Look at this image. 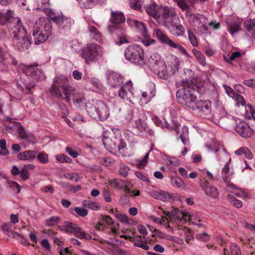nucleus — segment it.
Segmentation results:
<instances>
[{"mask_svg":"<svg viewBox=\"0 0 255 255\" xmlns=\"http://www.w3.org/2000/svg\"><path fill=\"white\" fill-rule=\"evenodd\" d=\"M50 92L53 97L65 99L67 103L70 102V95H72L74 104L77 107H81L85 103L83 94L76 91L70 85L68 78L64 75L54 78Z\"/></svg>","mask_w":255,"mask_h":255,"instance_id":"1","label":"nucleus"},{"mask_svg":"<svg viewBox=\"0 0 255 255\" xmlns=\"http://www.w3.org/2000/svg\"><path fill=\"white\" fill-rule=\"evenodd\" d=\"M52 26L51 21L47 18L41 17L37 20L32 30V35L35 44L46 41L51 35Z\"/></svg>","mask_w":255,"mask_h":255,"instance_id":"2","label":"nucleus"},{"mask_svg":"<svg viewBox=\"0 0 255 255\" xmlns=\"http://www.w3.org/2000/svg\"><path fill=\"white\" fill-rule=\"evenodd\" d=\"M15 21L16 22V25L11 29L13 45L18 50L24 51L28 49L31 42L27 37L26 29L22 25L20 19L16 18Z\"/></svg>","mask_w":255,"mask_h":255,"instance_id":"3","label":"nucleus"},{"mask_svg":"<svg viewBox=\"0 0 255 255\" xmlns=\"http://www.w3.org/2000/svg\"><path fill=\"white\" fill-rule=\"evenodd\" d=\"M86 108L93 119L98 118L101 121H105L110 115L108 105L102 101H93L92 104L89 103L86 104Z\"/></svg>","mask_w":255,"mask_h":255,"instance_id":"4","label":"nucleus"},{"mask_svg":"<svg viewBox=\"0 0 255 255\" xmlns=\"http://www.w3.org/2000/svg\"><path fill=\"white\" fill-rule=\"evenodd\" d=\"M104 54L102 47L97 44L90 43L83 50L81 57L87 64H90L98 61Z\"/></svg>","mask_w":255,"mask_h":255,"instance_id":"5","label":"nucleus"},{"mask_svg":"<svg viewBox=\"0 0 255 255\" xmlns=\"http://www.w3.org/2000/svg\"><path fill=\"white\" fill-rule=\"evenodd\" d=\"M176 97L178 102L192 109L197 101L195 95L194 90L189 88H184L179 89L176 92Z\"/></svg>","mask_w":255,"mask_h":255,"instance_id":"6","label":"nucleus"},{"mask_svg":"<svg viewBox=\"0 0 255 255\" xmlns=\"http://www.w3.org/2000/svg\"><path fill=\"white\" fill-rule=\"evenodd\" d=\"M143 50L138 45L128 46L125 51L126 59L134 64L139 65L143 64Z\"/></svg>","mask_w":255,"mask_h":255,"instance_id":"7","label":"nucleus"},{"mask_svg":"<svg viewBox=\"0 0 255 255\" xmlns=\"http://www.w3.org/2000/svg\"><path fill=\"white\" fill-rule=\"evenodd\" d=\"M150 58L152 60L154 58L157 59L154 61L153 67L154 69L157 71V75L159 78L167 79L174 75L168 68L166 63L161 59L160 56L158 54L153 53Z\"/></svg>","mask_w":255,"mask_h":255,"instance_id":"8","label":"nucleus"},{"mask_svg":"<svg viewBox=\"0 0 255 255\" xmlns=\"http://www.w3.org/2000/svg\"><path fill=\"white\" fill-rule=\"evenodd\" d=\"M103 143L107 150L120 151L126 146V143L121 138L120 136L112 135L111 137L106 136L105 134L103 137Z\"/></svg>","mask_w":255,"mask_h":255,"instance_id":"9","label":"nucleus"},{"mask_svg":"<svg viewBox=\"0 0 255 255\" xmlns=\"http://www.w3.org/2000/svg\"><path fill=\"white\" fill-rule=\"evenodd\" d=\"M127 119L131 121L134 127L141 132L146 131L147 128V124L142 117L139 116L138 112H133L129 111L127 116Z\"/></svg>","mask_w":255,"mask_h":255,"instance_id":"10","label":"nucleus"},{"mask_svg":"<svg viewBox=\"0 0 255 255\" xmlns=\"http://www.w3.org/2000/svg\"><path fill=\"white\" fill-rule=\"evenodd\" d=\"M192 110L197 111L201 117L206 118L211 113V102L209 100L197 101Z\"/></svg>","mask_w":255,"mask_h":255,"instance_id":"11","label":"nucleus"},{"mask_svg":"<svg viewBox=\"0 0 255 255\" xmlns=\"http://www.w3.org/2000/svg\"><path fill=\"white\" fill-rule=\"evenodd\" d=\"M119 96L122 99H127L129 102L132 103V98L133 97L132 83L131 81L124 85L119 91Z\"/></svg>","mask_w":255,"mask_h":255,"instance_id":"12","label":"nucleus"},{"mask_svg":"<svg viewBox=\"0 0 255 255\" xmlns=\"http://www.w3.org/2000/svg\"><path fill=\"white\" fill-rule=\"evenodd\" d=\"M18 17H13V11L8 9L6 11H0V23L1 24H5L8 23L7 27L9 28L11 26V24H13V27L16 25V22L15 21V18Z\"/></svg>","mask_w":255,"mask_h":255,"instance_id":"13","label":"nucleus"},{"mask_svg":"<svg viewBox=\"0 0 255 255\" xmlns=\"http://www.w3.org/2000/svg\"><path fill=\"white\" fill-rule=\"evenodd\" d=\"M235 130L244 138L250 137L253 135V130L244 122L238 123L235 127Z\"/></svg>","mask_w":255,"mask_h":255,"instance_id":"14","label":"nucleus"},{"mask_svg":"<svg viewBox=\"0 0 255 255\" xmlns=\"http://www.w3.org/2000/svg\"><path fill=\"white\" fill-rule=\"evenodd\" d=\"M186 213L185 211H180L176 208H173L170 211H164L163 213L168 217L170 222L179 221L184 223L183 219V213Z\"/></svg>","mask_w":255,"mask_h":255,"instance_id":"15","label":"nucleus"},{"mask_svg":"<svg viewBox=\"0 0 255 255\" xmlns=\"http://www.w3.org/2000/svg\"><path fill=\"white\" fill-rule=\"evenodd\" d=\"M107 78L109 84L113 87L120 86L123 81L122 76L115 72H109L107 73Z\"/></svg>","mask_w":255,"mask_h":255,"instance_id":"16","label":"nucleus"},{"mask_svg":"<svg viewBox=\"0 0 255 255\" xmlns=\"http://www.w3.org/2000/svg\"><path fill=\"white\" fill-rule=\"evenodd\" d=\"M127 23L130 26L134 27L136 30L140 32L144 37L148 36L147 27L142 22L137 21L134 19L128 18Z\"/></svg>","mask_w":255,"mask_h":255,"instance_id":"17","label":"nucleus"},{"mask_svg":"<svg viewBox=\"0 0 255 255\" xmlns=\"http://www.w3.org/2000/svg\"><path fill=\"white\" fill-rule=\"evenodd\" d=\"M206 147L209 151H215L216 154L217 159L218 161L224 160L228 158L229 159V161H231V158H229L228 154L222 145H220L215 149H212L210 145H207Z\"/></svg>","mask_w":255,"mask_h":255,"instance_id":"18","label":"nucleus"},{"mask_svg":"<svg viewBox=\"0 0 255 255\" xmlns=\"http://www.w3.org/2000/svg\"><path fill=\"white\" fill-rule=\"evenodd\" d=\"M55 22L60 28L68 29L71 26L73 21L70 18L64 17L62 15H58L57 17H55Z\"/></svg>","mask_w":255,"mask_h":255,"instance_id":"19","label":"nucleus"},{"mask_svg":"<svg viewBox=\"0 0 255 255\" xmlns=\"http://www.w3.org/2000/svg\"><path fill=\"white\" fill-rule=\"evenodd\" d=\"M166 64L168 68L174 75L178 71L179 66V60L177 56L171 55L167 58Z\"/></svg>","mask_w":255,"mask_h":255,"instance_id":"20","label":"nucleus"},{"mask_svg":"<svg viewBox=\"0 0 255 255\" xmlns=\"http://www.w3.org/2000/svg\"><path fill=\"white\" fill-rule=\"evenodd\" d=\"M227 24L228 31L232 36L241 30V21L239 19H228Z\"/></svg>","mask_w":255,"mask_h":255,"instance_id":"21","label":"nucleus"},{"mask_svg":"<svg viewBox=\"0 0 255 255\" xmlns=\"http://www.w3.org/2000/svg\"><path fill=\"white\" fill-rule=\"evenodd\" d=\"M161 5H158L155 3H153L147 5L145 7L146 12L150 16L155 19L160 18V9Z\"/></svg>","mask_w":255,"mask_h":255,"instance_id":"22","label":"nucleus"},{"mask_svg":"<svg viewBox=\"0 0 255 255\" xmlns=\"http://www.w3.org/2000/svg\"><path fill=\"white\" fill-rule=\"evenodd\" d=\"M126 17L123 12L120 11L111 10L110 21L115 24H121L125 22Z\"/></svg>","mask_w":255,"mask_h":255,"instance_id":"23","label":"nucleus"},{"mask_svg":"<svg viewBox=\"0 0 255 255\" xmlns=\"http://www.w3.org/2000/svg\"><path fill=\"white\" fill-rule=\"evenodd\" d=\"M154 34H155L158 40L162 44L170 46L173 41L163 31L156 28L154 30Z\"/></svg>","mask_w":255,"mask_h":255,"instance_id":"24","label":"nucleus"},{"mask_svg":"<svg viewBox=\"0 0 255 255\" xmlns=\"http://www.w3.org/2000/svg\"><path fill=\"white\" fill-rule=\"evenodd\" d=\"M183 219L184 223L186 222L187 221L192 223L193 224L196 225L199 227H201L202 224L198 222H201V219L197 213H192L188 214L186 212L183 213Z\"/></svg>","mask_w":255,"mask_h":255,"instance_id":"25","label":"nucleus"},{"mask_svg":"<svg viewBox=\"0 0 255 255\" xmlns=\"http://www.w3.org/2000/svg\"><path fill=\"white\" fill-rule=\"evenodd\" d=\"M175 131L179 135V137L181 139L182 143L184 144H187L189 142L188 139V128L186 126L176 128Z\"/></svg>","mask_w":255,"mask_h":255,"instance_id":"26","label":"nucleus"},{"mask_svg":"<svg viewBox=\"0 0 255 255\" xmlns=\"http://www.w3.org/2000/svg\"><path fill=\"white\" fill-rule=\"evenodd\" d=\"M37 152L34 150H26L17 155V158L20 160L33 161L36 157Z\"/></svg>","mask_w":255,"mask_h":255,"instance_id":"27","label":"nucleus"},{"mask_svg":"<svg viewBox=\"0 0 255 255\" xmlns=\"http://www.w3.org/2000/svg\"><path fill=\"white\" fill-rule=\"evenodd\" d=\"M164 25L165 27L168 29H170L171 27L175 28V33L174 34L177 36H182L185 34V28L181 24L176 25L175 26L171 23L167 21H163Z\"/></svg>","mask_w":255,"mask_h":255,"instance_id":"28","label":"nucleus"},{"mask_svg":"<svg viewBox=\"0 0 255 255\" xmlns=\"http://www.w3.org/2000/svg\"><path fill=\"white\" fill-rule=\"evenodd\" d=\"M159 10L160 17L162 16L165 20L173 17L176 14L174 9L167 6H161Z\"/></svg>","mask_w":255,"mask_h":255,"instance_id":"29","label":"nucleus"},{"mask_svg":"<svg viewBox=\"0 0 255 255\" xmlns=\"http://www.w3.org/2000/svg\"><path fill=\"white\" fill-rule=\"evenodd\" d=\"M82 8L90 9L100 2V0H76Z\"/></svg>","mask_w":255,"mask_h":255,"instance_id":"30","label":"nucleus"},{"mask_svg":"<svg viewBox=\"0 0 255 255\" xmlns=\"http://www.w3.org/2000/svg\"><path fill=\"white\" fill-rule=\"evenodd\" d=\"M154 87L155 86L152 85L151 90H148L142 93L141 96L145 104L148 103L155 96V90Z\"/></svg>","mask_w":255,"mask_h":255,"instance_id":"31","label":"nucleus"},{"mask_svg":"<svg viewBox=\"0 0 255 255\" xmlns=\"http://www.w3.org/2000/svg\"><path fill=\"white\" fill-rule=\"evenodd\" d=\"M77 225L68 222H65L63 225L58 226V228L63 231L67 233H73Z\"/></svg>","mask_w":255,"mask_h":255,"instance_id":"32","label":"nucleus"},{"mask_svg":"<svg viewBox=\"0 0 255 255\" xmlns=\"http://www.w3.org/2000/svg\"><path fill=\"white\" fill-rule=\"evenodd\" d=\"M73 233H75V236L80 239H85L87 240H90L92 239V237L90 234L84 232L82 229L78 226Z\"/></svg>","mask_w":255,"mask_h":255,"instance_id":"33","label":"nucleus"},{"mask_svg":"<svg viewBox=\"0 0 255 255\" xmlns=\"http://www.w3.org/2000/svg\"><path fill=\"white\" fill-rule=\"evenodd\" d=\"M34 166L32 164H26L24 165L21 171H20V177L23 180H26L29 178L28 171L33 169Z\"/></svg>","mask_w":255,"mask_h":255,"instance_id":"34","label":"nucleus"},{"mask_svg":"<svg viewBox=\"0 0 255 255\" xmlns=\"http://www.w3.org/2000/svg\"><path fill=\"white\" fill-rule=\"evenodd\" d=\"M17 85L23 93L26 94L31 93V89L35 86L33 82L23 83V85L18 82Z\"/></svg>","mask_w":255,"mask_h":255,"instance_id":"35","label":"nucleus"},{"mask_svg":"<svg viewBox=\"0 0 255 255\" xmlns=\"http://www.w3.org/2000/svg\"><path fill=\"white\" fill-rule=\"evenodd\" d=\"M170 47L176 48L179 52L185 56L187 58H190V54L179 43L173 41L170 46Z\"/></svg>","mask_w":255,"mask_h":255,"instance_id":"36","label":"nucleus"},{"mask_svg":"<svg viewBox=\"0 0 255 255\" xmlns=\"http://www.w3.org/2000/svg\"><path fill=\"white\" fill-rule=\"evenodd\" d=\"M232 174V172H230L228 163H226L222 171V176L224 181L227 183L229 182Z\"/></svg>","mask_w":255,"mask_h":255,"instance_id":"37","label":"nucleus"},{"mask_svg":"<svg viewBox=\"0 0 255 255\" xmlns=\"http://www.w3.org/2000/svg\"><path fill=\"white\" fill-rule=\"evenodd\" d=\"M193 54L196 57L199 63L202 66H205L206 64V58L205 56L199 51L193 49L192 50Z\"/></svg>","mask_w":255,"mask_h":255,"instance_id":"38","label":"nucleus"},{"mask_svg":"<svg viewBox=\"0 0 255 255\" xmlns=\"http://www.w3.org/2000/svg\"><path fill=\"white\" fill-rule=\"evenodd\" d=\"M17 130L19 134V136L21 138H28V140L29 141L30 143H31L32 144H34L35 143V140L33 136L32 135H28L26 133L25 129L22 127H20V128L17 129Z\"/></svg>","mask_w":255,"mask_h":255,"instance_id":"39","label":"nucleus"},{"mask_svg":"<svg viewBox=\"0 0 255 255\" xmlns=\"http://www.w3.org/2000/svg\"><path fill=\"white\" fill-rule=\"evenodd\" d=\"M204 192L207 195L213 198H217L219 195L218 190L213 186H209Z\"/></svg>","mask_w":255,"mask_h":255,"instance_id":"40","label":"nucleus"},{"mask_svg":"<svg viewBox=\"0 0 255 255\" xmlns=\"http://www.w3.org/2000/svg\"><path fill=\"white\" fill-rule=\"evenodd\" d=\"M170 180L173 185L183 189L185 188V183L180 178L177 176H171Z\"/></svg>","mask_w":255,"mask_h":255,"instance_id":"41","label":"nucleus"},{"mask_svg":"<svg viewBox=\"0 0 255 255\" xmlns=\"http://www.w3.org/2000/svg\"><path fill=\"white\" fill-rule=\"evenodd\" d=\"M82 204L85 207L88 208L92 210H98L100 209V206L97 202L84 200Z\"/></svg>","mask_w":255,"mask_h":255,"instance_id":"42","label":"nucleus"},{"mask_svg":"<svg viewBox=\"0 0 255 255\" xmlns=\"http://www.w3.org/2000/svg\"><path fill=\"white\" fill-rule=\"evenodd\" d=\"M151 150V149H150L149 151L146 153L143 158H138L136 160L137 162L136 165L139 168H143L146 165L149 157V154Z\"/></svg>","mask_w":255,"mask_h":255,"instance_id":"43","label":"nucleus"},{"mask_svg":"<svg viewBox=\"0 0 255 255\" xmlns=\"http://www.w3.org/2000/svg\"><path fill=\"white\" fill-rule=\"evenodd\" d=\"M37 64H34L29 66H24L23 71L27 75L32 77L35 71H36V68H37Z\"/></svg>","mask_w":255,"mask_h":255,"instance_id":"44","label":"nucleus"},{"mask_svg":"<svg viewBox=\"0 0 255 255\" xmlns=\"http://www.w3.org/2000/svg\"><path fill=\"white\" fill-rule=\"evenodd\" d=\"M89 31L90 32V36L94 39L98 40L101 38V34L97 30V28L93 26L90 25L88 27Z\"/></svg>","mask_w":255,"mask_h":255,"instance_id":"45","label":"nucleus"},{"mask_svg":"<svg viewBox=\"0 0 255 255\" xmlns=\"http://www.w3.org/2000/svg\"><path fill=\"white\" fill-rule=\"evenodd\" d=\"M228 198L229 202L232 204L234 206L237 208H241L243 206V203L241 201L236 199L233 195L228 194Z\"/></svg>","mask_w":255,"mask_h":255,"instance_id":"46","label":"nucleus"},{"mask_svg":"<svg viewBox=\"0 0 255 255\" xmlns=\"http://www.w3.org/2000/svg\"><path fill=\"white\" fill-rule=\"evenodd\" d=\"M7 180V187L11 188L12 190H16V193L18 194L20 192V187L19 185L15 181H10L8 179Z\"/></svg>","mask_w":255,"mask_h":255,"instance_id":"47","label":"nucleus"},{"mask_svg":"<svg viewBox=\"0 0 255 255\" xmlns=\"http://www.w3.org/2000/svg\"><path fill=\"white\" fill-rule=\"evenodd\" d=\"M60 221V218L58 216H52L47 219L45 224L47 226H52L57 225Z\"/></svg>","mask_w":255,"mask_h":255,"instance_id":"48","label":"nucleus"},{"mask_svg":"<svg viewBox=\"0 0 255 255\" xmlns=\"http://www.w3.org/2000/svg\"><path fill=\"white\" fill-rule=\"evenodd\" d=\"M129 6L131 8L135 10L141 11V0H130L129 2Z\"/></svg>","mask_w":255,"mask_h":255,"instance_id":"49","label":"nucleus"},{"mask_svg":"<svg viewBox=\"0 0 255 255\" xmlns=\"http://www.w3.org/2000/svg\"><path fill=\"white\" fill-rule=\"evenodd\" d=\"M188 38L190 40V43L194 47H197L198 45V41L195 35L193 32L189 29L188 30Z\"/></svg>","mask_w":255,"mask_h":255,"instance_id":"50","label":"nucleus"},{"mask_svg":"<svg viewBox=\"0 0 255 255\" xmlns=\"http://www.w3.org/2000/svg\"><path fill=\"white\" fill-rule=\"evenodd\" d=\"M33 77L35 79L42 81L45 79V75H44L42 70L40 69L36 68V71L34 73Z\"/></svg>","mask_w":255,"mask_h":255,"instance_id":"51","label":"nucleus"},{"mask_svg":"<svg viewBox=\"0 0 255 255\" xmlns=\"http://www.w3.org/2000/svg\"><path fill=\"white\" fill-rule=\"evenodd\" d=\"M37 157V159L42 164H45L48 162V155L43 151L39 153Z\"/></svg>","mask_w":255,"mask_h":255,"instance_id":"52","label":"nucleus"},{"mask_svg":"<svg viewBox=\"0 0 255 255\" xmlns=\"http://www.w3.org/2000/svg\"><path fill=\"white\" fill-rule=\"evenodd\" d=\"M233 98H234L236 101V105L237 106L239 107L240 106H243L245 105L246 102L242 96L236 94Z\"/></svg>","mask_w":255,"mask_h":255,"instance_id":"53","label":"nucleus"},{"mask_svg":"<svg viewBox=\"0 0 255 255\" xmlns=\"http://www.w3.org/2000/svg\"><path fill=\"white\" fill-rule=\"evenodd\" d=\"M56 159L61 163H71L72 161L70 157L64 154L56 155Z\"/></svg>","mask_w":255,"mask_h":255,"instance_id":"54","label":"nucleus"},{"mask_svg":"<svg viewBox=\"0 0 255 255\" xmlns=\"http://www.w3.org/2000/svg\"><path fill=\"white\" fill-rule=\"evenodd\" d=\"M177 5L183 10H188L190 6L185 0H174Z\"/></svg>","mask_w":255,"mask_h":255,"instance_id":"55","label":"nucleus"},{"mask_svg":"<svg viewBox=\"0 0 255 255\" xmlns=\"http://www.w3.org/2000/svg\"><path fill=\"white\" fill-rule=\"evenodd\" d=\"M231 255H241V252L240 248L235 244H232L230 246Z\"/></svg>","mask_w":255,"mask_h":255,"instance_id":"56","label":"nucleus"},{"mask_svg":"<svg viewBox=\"0 0 255 255\" xmlns=\"http://www.w3.org/2000/svg\"><path fill=\"white\" fill-rule=\"evenodd\" d=\"M244 25L248 31L251 30L255 26V19L246 20Z\"/></svg>","mask_w":255,"mask_h":255,"instance_id":"57","label":"nucleus"},{"mask_svg":"<svg viewBox=\"0 0 255 255\" xmlns=\"http://www.w3.org/2000/svg\"><path fill=\"white\" fill-rule=\"evenodd\" d=\"M170 198V196L168 192L164 191H160L158 200L165 201Z\"/></svg>","mask_w":255,"mask_h":255,"instance_id":"58","label":"nucleus"},{"mask_svg":"<svg viewBox=\"0 0 255 255\" xmlns=\"http://www.w3.org/2000/svg\"><path fill=\"white\" fill-rule=\"evenodd\" d=\"M43 10H44L46 14L49 17V18L53 21H55L54 18L57 17L58 16L55 15V12L53 11V10L51 8L45 7H43Z\"/></svg>","mask_w":255,"mask_h":255,"instance_id":"59","label":"nucleus"},{"mask_svg":"<svg viewBox=\"0 0 255 255\" xmlns=\"http://www.w3.org/2000/svg\"><path fill=\"white\" fill-rule=\"evenodd\" d=\"M150 219L151 220H152L153 222L159 224L161 225H165V222L167 220V218L166 217H163L162 219H159L158 218H156L154 216H151Z\"/></svg>","mask_w":255,"mask_h":255,"instance_id":"60","label":"nucleus"},{"mask_svg":"<svg viewBox=\"0 0 255 255\" xmlns=\"http://www.w3.org/2000/svg\"><path fill=\"white\" fill-rule=\"evenodd\" d=\"M200 171L204 175L207 176L208 179L211 181H213L215 180V178L212 173H211L210 171L207 170V169H200Z\"/></svg>","mask_w":255,"mask_h":255,"instance_id":"61","label":"nucleus"},{"mask_svg":"<svg viewBox=\"0 0 255 255\" xmlns=\"http://www.w3.org/2000/svg\"><path fill=\"white\" fill-rule=\"evenodd\" d=\"M74 211L78 215L82 217H85L88 214L87 210L84 208L76 207Z\"/></svg>","mask_w":255,"mask_h":255,"instance_id":"62","label":"nucleus"},{"mask_svg":"<svg viewBox=\"0 0 255 255\" xmlns=\"http://www.w3.org/2000/svg\"><path fill=\"white\" fill-rule=\"evenodd\" d=\"M121 181L122 180H118L116 179H113L110 180L108 181V184L110 186H112V187H114V188L118 187L120 185Z\"/></svg>","mask_w":255,"mask_h":255,"instance_id":"63","label":"nucleus"},{"mask_svg":"<svg viewBox=\"0 0 255 255\" xmlns=\"http://www.w3.org/2000/svg\"><path fill=\"white\" fill-rule=\"evenodd\" d=\"M199 184L201 187L204 190V191H205V189L209 186V182L207 179L205 178H201L200 179Z\"/></svg>","mask_w":255,"mask_h":255,"instance_id":"64","label":"nucleus"}]
</instances>
